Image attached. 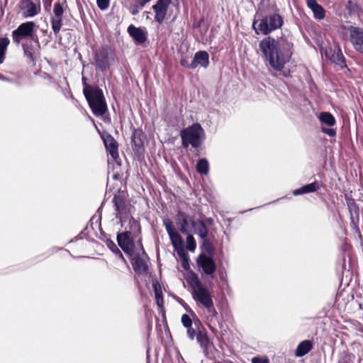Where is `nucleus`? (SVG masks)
Instances as JSON below:
<instances>
[{"label": "nucleus", "mask_w": 363, "mask_h": 363, "mask_svg": "<svg viewBox=\"0 0 363 363\" xmlns=\"http://www.w3.org/2000/svg\"><path fill=\"white\" fill-rule=\"evenodd\" d=\"M186 281L191 288V294L196 306L206 310V320L209 323L216 320L218 313L214 306L212 292L193 272L188 274Z\"/></svg>", "instance_id": "nucleus-1"}, {"label": "nucleus", "mask_w": 363, "mask_h": 363, "mask_svg": "<svg viewBox=\"0 0 363 363\" xmlns=\"http://www.w3.org/2000/svg\"><path fill=\"white\" fill-rule=\"evenodd\" d=\"M260 51L270 67L284 77L289 72L284 70V65L291 57V52L286 47H260Z\"/></svg>", "instance_id": "nucleus-2"}, {"label": "nucleus", "mask_w": 363, "mask_h": 363, "mask_svg": "<svg viewBox=\"0 0 363 363\" xmlns=\"http://www.w3.org/2000/svg\"><path fill=\"white\" fill-rule=\"evenodd\" d=\"M83 93L96 116H103L107 111L103 91L98 86L85 85Z\"/></svg>", "instance_id": "nucleus-3"}, {"label": "nucleus", "mask_w": 363, "mask_h": 363, "mask_svg": "<svg viewBox=\"0 0 363 363\" xmlns=\"http://www.w3.org/2000/svg\"><path fill=\"white\" fill-rule=\"evenodd\" d=\"M204 131L199 123L184 128L180 134L183 147L186 148L191 145L193 147H198L201 143Z\"/></svg>", "instance_id": "nucleus-4"}, {"label": "nucleus", "mask_w": 363, "mask_h": 363, "mask_svg": "<svg viewBox=\"0 0 363 363\" xmlns=\"http://www.w3.org/2000/svg\"><path fill=\"white\" fill-rule=\"evenodd\" d=\"M282 24L283 19L281 16L274 13L263 18L259 22L254 21L253 28L257 34L262 33L267 35L272 30L280 28Z\"/></svg>", "instance_id": "nucleus-5"}, {"label": "nucleus", "mask_w": 363, "mask_h": 363, "mask_svg": "<svg viewBox=\"0 0 363 363\" xmlns=\"http://www.w3.org/2000/svg\"><path fill=\"white\" fill-rule=\"evenodd\" d=\"M113 202L117 211L116 218H121V217L126 216L127 214H130L132 208L131 205L126 199V194L124 191H118L114 195Z\"/></svg>", "instance_id": "nucleus-6"}, {"label": "nucleus", "mask_w": 363, "mask_h": 363, "mask_svg": "<svg viewBox=\"0 0 363 363\" xmlns=\"http://www.w3.org/2000/svg\"><path fill=\"white\" fill-rule=\"evenodd\" d=\"M35 23L26 22L21 24L18 28L13 31V42L16 44L24 43V41L32 36Z\"/></svg>", "instance_id": "nucleus-7"}, {"label": "nucleus", "mask_w": 363, "mask_h": 363, "mask_svg": "<svg viewBox=\"0 0 363 363\" xmlns=\"http://www.w3.org/2000/svg\"><path fill=\"white\" fill-rule=\"evenodd\" d=\"M113 60V56L112 52L108 51V47H99L95 50L96 64L101 70L106 69Z\"/></svg>", "instance_id": "nucleus-8"}, {"label": "nucleus", "mask_w": 363, "mask_h": 363, "mask_svg": "<svg viewBox=\"0 0 363 363\" xmlns=\"http://www.w3.org/2000/svg\"><path fill=\"white\" fill-rule=\"evenodd\" d=\"M320 52L324 51L326 58L332 62L343 68L346 67L345 60L343 56L340 47H320Z\"/></svg>", "instance_id": "nucleus-9"}, {"label": "nucleus", "mask_w": 363, "mask_h": 363, "mask_svg": "<svg viewBox=\"0 0 363 363\" xmlns=\"http://www.w3.org/2000/svg\"><path fill=\"white\" fill-rule=\"evenodd\" d=\"M176 220L180 231L184 235H188L191 228L196 227V222L193 218L181 211L177 213Z\"/></svg>", "instance_id": "nucleus-10"}, {"label": "nucleus", "mask_w": 363, "mask_h": 363, "mask_svg": "<svg viewBox=\"0 0 363 363\" xmlns=\"http://www.w3.org/2000/svg\"><path fill=\"white\" fill-rule=\"evenodd\" d=\"M119 219L121 227L124 228V232L130 233L132 235H136L140 233V223L130 214H127L126 216L121 217Z\"/></svg>", "instance_id": "nucleus-11"}, {"label": "nucleus", "mask_w": 363, "mask_h": 363, "mask_svg": "<svg viewBox=\"0 0 363 363\" xmlns=\"http://www.w3.org/2000/svg\"><path fill=\"white\" fill-rule=\"evenodd\" d=\"M162 221L173 247L174 248L181 247L183 240L179 234L175 230L172 221L167 218H164Z\"/></svg>", "instance_id": "nucleus-12"}, {"label": "nucleus", "mask_w": 363, "mask_h": 363, "mask_svg": "<svg viewBox=\"0 0 363 363\" xmlns=\"http://www.w3.org/2000/svg\"><path fill=\"white\" fill-rule=\"evenodd\" d=\"M197 264L206 275L212 277L216 272V266L214 260L206 255L202 254L199 256Z\"/></svg>", "instance_id": "nucleus-13"}, {"label": "nucleus", "mask_w": 363, "mask_h": 363, "mask_svg": "<svg viewBox=\"0 0 363 363\" xmlns=\"http://www.w3.org/2000/svg\"><path fill=\"white\" fill-rule=\"evenodd\" d=\"M64 9L60 2L55 3L53 8V16L52 17V28L55 34L59 33L62 27V14Z\"/></svg>", "instance_id": "nucleus-14"}, {"label": "nucleus", "mask_w": 363, "mask_h": 363, "mask_svg": "<svg viewBox=\"0 0 363 363\" xmlns=\"http://www.w3.org/2000/svg\"><path fill=\"white\" fill-rule=\"evenodd\" d=\"M171 1V0H158L152 6L155 13V18L158 23H161L164 21Z\"/></svg>", "instance_id": "nucleus-15"}, {"label": "nucleus", "mask_w": 363, "mask_h": 363, "mask_svg": "<svg viewBox=\"0 0 363 363\" xmlns=\"http://www.w3.org/2000/svg\"><path fill=\"white\" fill-rule=\"evenodd\" d=\"M133 236L128 232H123L117 235L118 245L125 253L130 254L133 251Z\"/></svg>", "instance_id": "nucleus-16"}, {"label": "nucleus", "mask_w": 363, "mask_h": 363, "mask_svg": "<svg viewBox=\"0 0 363 363\" xmlns=\"http://www.w3.org/2000/svg\"><path fill=\"white\" fill-rule=\"evenodd\" d=\"M102 139L106 151L110 154L113 160H116L118 157V143L110 134L102 135Z\"/></svg>", "instance_id": "nucleus-17"}, {"label": "nucleus", "mask_w": 363, "mask_h": 363, "mask_svg": "<svg viewBox=\"0 0 363 363\" xmlns=\"http://www.w3.org/2000/svg\"><path fill=\"white\" fill-rule=\"evenodd\" d=\"M145 135L142 130H134L132 138L131 143L132 148L135 153H141L143 151Z\"/></svg>", "instance_id": "nucleus-18"}, {"label": "nucleus", "mask_w": 363, "mask_h": 363, "mask_svg": "<svg viewBox=\"0 0 363 363\" xmlns=\"http://www.w3.org/2000/svg\"><path fill=\"white\" fill-rule=\"evenodd\" d=\"M209 64V55L206 51L196 52L193 60L189 65L190 69H195L198 66L206 68Z\"/></svg>", "instance_id": "nucleus-19"}, {"label": "nucleus", "mask_w": 363, "mask_h": 363, "mask_svg": "<svg viewBox=\"0 0 363 363\" xmlns=\"http://www.w3.org/2000/svg\"><path fill=\"white\" fill-rule=\"evenodd\" d=\"M128 32L129 35L134 39L138 43H143L146 40L147 35L145 29L141 28H136L133 25H130L128 28Z\"/></svg>", "instance_id": "nucleus-20"}, {"label": "nucleus", "mask_w": 363, "mask_h": 363, "mask_svg": "<svg viewBox=\"0 0 363 363\" xmlns=\"http://www.w3.org/2000/svg\"><path fill=\"white\" fill-rule=\"evenodd\" d=\"M320 184L315 181L313 183L304 185L301 188L294 190L293 194L294 196H299L305 194L313 193L320 189Z\"/></svg>", "instance_id": "nucleus-21"}, {"label": "nucleus", "mask_w": 363, "mask_h": 363, "mask_svg": "<svg viewBox=\"0 0 363 363\" xmlns=\"http://www.w3.org/2000/svg\"><path fill=\"white\" fill-rule=\"evenodd\" d=\"M24 55L28 60L33 65L36 63L37 60L40 58V47H23Z\"/></svg>", "instance_id": "nucleus-22"}, {"label": "nucleus", "mask_w": 363, "mask_h": 363, "mask_svg": "<svg viewBox=\"0 0 363 363\" xmlns=\"http://www.w3.org/2000/svg\"><path fill=\"white\" fill-rule=\"evenodd\" d=\"M350 31L352 43L354 45H363V29L352 26Z\"/></svg>", "instance_id": "nucleus-23"}, {"label": "nucleus", "mask_w": 363, "mask_h": 363, "mask_svg": "<svg viewBox=\"0 0 363 363\" xmlns=\"http://www.w3.org/2000/svg\"><path fill=\"white\" fill-rule=\"evenodd\" d=\"M307 6L313 13L316 19H323L325 17V10L315 0H307Z\"/></svg>", "instance_id": "nucleus-24"}, {"label": "nucleus", "mask_w": 363, "mask_h": 363, "mask_svg": "<svg viewBox=\"0 0 363 363\" xmlns=\"http://www.w3.org/2000/svg\"><path fill=\"white\" fill-rule=\"evenodd\" d=\"M133 267L137 274H146L147 273V262L139 257H135L133 259Z\"/></svg>", "instance_id": "nucleus-25"}, {"label": "nucleus", "mask_w": 363, "mask_h": 363, "mask_svg": "<svg viewBox=\"0 0 363 363\" xmlns=\"http://www.w3.org/2000/svg\"><path fill=\"white\" fill-rule=\"evenodd\" d=\"M312 348V344L309 340L301 342L296 350V355L297 357H303L310 352Z\"/></svg>", "instance_id": "nucleus-26"}, {"label": "nucleus", "mask_w": 363, "mask_h": 363, "mask_svg": "<svg viewBox=\"0 0 363 363\" xmlns=\"http://www.w3.org/2000/svg\"><path fill=\"white\" fill-rule=\"evenodd\" d=\"M320 121L329 126H333L335 124V118L329 112H323L318 117Z\"/></svg>", "instance_id": "nucleus-27"}, {"label": "nucleus", "mask_w": 363, "mask_h": 363, "mask_svg": "<svg viewBox=\"0 0 363 363\" xmlns=\"http://www.w3.org/2000/svg\"><path fill=\"white\" fill-rule=\"evenodd\" d=\"M196 168V171L199 174L206 175L209 172V164L208 160L205 158L199 160Z\"/></svg>", "instance_id": "nucleus-28"}, {"label": "nucleus", "mask_w": 363, "mask_h": 363, "mask_svg": "<svg viewBox=\"0 0 363 363\" xmlns=\"http://www.w3.org/2000/svg\"><path fill=\"white\" fill-rule=\"evenodd\" d=\"M24 13L26 16L32 17L35 16L38 13V9L35 4L30 1H28L25 7Z\"/></svg>", "instance_id": "nucleus-29"}, {"label": "nucleus", "mask_w": 363, "mask_h": 363, "mask_svg": "<svg viewBox=\"0 0 363 363\" xmlns=\"http://www.w3.org/2000/svg\"><path fill=\"white\" fill-rule=\"evenodd\" d=\"M197 234L203 240V243L206 242L208 229L205 223L201 220L199 222V226L197 228Z\"/></svg>", "instance_id": "nucleus-30"}, {"label": "nucleus", "mask_w": 363, "mask_h": 363, "mask_svg": "<svg viewBox=\"0 0 363 363\" xmlns=\"http://www.w3.org/2000/svg\"><path fill=\"white\" fill-rule=\"evenodd\" d=\"M348 207L350 209V212L351 214V220L352 223L355 222V219L358 220L359 218V208L355 204L354 202L348 203Z\"/></svg>", "instance_id": "nucleus-31"}, {"label": "nucleus", "mask_w": 363, "mask_h": 363, "mask_svg": "<svg viewBox=\"0 0 363 363\" xmlns=\"http://www.w3.org/2000/svg\"><path fill=\"white\" fill-rule=\"evenodd\" d=\"M196 340L201 347H206L208 344V338L206 334L199 332L196 335Z\"/></svg>", "instance_id": "nucleus-32"}, {"label": "nucleus", "mask_w": 363, "mask_h": 363, "mask_svg": "<svg viewBox=\"0 0 363 363\" xmlns=\"http://www.w3.org/2000/svg\"><path fill=\"white\" fill-rule=\"evenodd\" d=\"M196 247V244L194 237L189 233L186 238V249L191 252H194Z\"/></svg>", "instance_id": "nucleus-33"}, {"label": "nucleus", "mask_w": 363, "mask_h": 363, "mask_svg": "<svg viewBox=\"0 0 363 363\" xmlns=\"http://www.w3.org/2000/svg\"><path fill=\"white\" fill-rule=\"evenodd\" d=\"M181 320L185 328H189L192 325V320L187 314L182 315Z\"/></svg>", "instance_id": "nucleus-34"}, {"label": "nucleus", "mask_w": 363, "mask_h": 363, "mask_svg": "<svg viewBox=\"0 0 363 363\" xmlns=\"http://www.w3.org/2000/svg\"><path fill=\"white\" fill-rule=\"evenodd\" d=\"M96 4L101 10H106L110 5V1L109 0H96Z\"/></svg>", "instance_id": "nucleus-35"}, {"label": "nucleus", "mask_w": 363, "mask_h": 363, "mask_svg": "<svg viewBox=\"0 0 363 363\" xmlns=\"http://www.w3.org/2000/svg\"><path fill=\"white\" fill-rule=\"evenodd\" d=\"M151 0H134V6L136 9H142Z\"/></svg>", "instance_id": "nucleus-36"}, {"label": "nucleus", "mask_w": 363, "mask_h": 363, "mask_svg": "<svg viewBox=\"0 0 363 363\" xmlns=\"http://www.w3.org/2000/svg\"><path fill=\"white\" fill-rule=\"evenodd\" d=\"M252 363H269L267 357H255L252 359Z\"/></svg>", "instance_id": "nucleus-37"}, {"label": "nucleus", "mask_w": 363, "mask_h": 363, "mask_svg": "<svg viewBox=\"0 0 363 363\" xmlns=\"http://www.w3.org/2000/svg\"><path fill=\"white\" fill-rule=\"evenodd\" d=\"M277 43H277L274 39L271 38H268L262 40L259 45H267V46H269V45H275Z\"/></svg>", "instance_id": "nucleus-38"}, {"label": "nucleus", "mask_w": 363, "mask_h": 363, "mask_svg": "<svg viewBox=\"0 0 363 363\" xmlns=\"http://www.w3.org/2000/svg\"><path fill=\"white\" fill-rule=\"evenodd\" d=\"M321 130L323 133L327 134L330 137H333L336 135V131L333 128H322Z\"/></svg>", "instance_id": "nucleus-39"}, {"label": "nucleus", "mask_w": 363, "mask_h": 363, "mask_svg": "<svg viewBox=\"0 0 363 363\" xmlns=\"http://www.w3.org/2000/svg\"><path fill=\"white\" fill-rule=\"evenodd\" d=\"M107 245L113 252H117L120 253L121 256H122V254L121 253L120 250L118 249L117 246L113 241H108Z\"/></svg>", "instance_id": "nucleus-40"}, {"label": "nucleus", "mask_w": 363, "mask_h": 363, "mask_svg": "<svg viewBox=\"0 0 363 363\" xmlns=\"http://www.w3.org/2000/svg\"><path fill=\"white\" fill-rule=\"evenodd\" d=\"M187 329V335L191 340H194L196 333L194 329L192 328V325L189 328H186Z\"/></svg>", "instance_id": "nucleus-41"}, {"label": "nucleus", "mask_w": 363, "mask_h": 363, "mask_svg": "<svg viewBox=\"0 0 363 363\" xmlns=\"http://www.w3.org/2000/svg\"><path fill=\"white\" fill-rule=\"evenodd\" d=\"M7 47H0V65L3 63L5 59V54Z\"/></svg>", "instance_id": "nucleus-42"}, {"label": "nucleus", "mask_w": 363, "mask_h": 363, "mask_svg": "<svg viewBox=\"0 0 363 363\" xmlns=\"http://www.w3.org/2000/svg\"><path fill=\"white\" fill-rule=\"evenodd\" d=\"M10 40L7 38H0V45H9Z\"/></svg>", "instance_id": "nucleus-43"}, {"label": "nucleus", "mask_w": 363, "mask_h": 363, "mask_svg": "<svg viewBox=\"0 0 363 363\" xmlns=\"http://www.w3.org/2000/svg\"><path fill=\"white\" fill-rule=\"evenodd\" d=\"M182 264L183 268L186 270L189 268V262L186 257H184Z\"/></svg>", "instance_id": "nucleus-44"}, {"label": "nucleus", "mask_w": 363, "mask_h": 363, "mask_svg": "<svg viewBox=\"0 0 363 363\" xmlns=\"http://www.w3.org/2000/svg\"><path fill=\"white\" fill-rule=\"evenodd\" d=\"M180 64L182 66L184 67H189V63L188 62V61L186 60V59H184V58H182L181 60H180Z\"/></svg>", "instance_id": "nucleus-45"}, {"label": "nucleus", "mask_w": 363, "mask_h": 363, "mask_svg": "<svg viewBox=\"0 0 363 363\" xmlns=\"http://www.w3.org/2000/svg\"><path fill=\"white\" fill-rule=\"evenodd\" d=\"M156 299H157V305L159 306H162V304H163L162 298L160 297L157 292H156Z\"/></svg>", "instance_id": "nucleus-46"}, {"label": "nucleus", "mask_w": 363, "mask_h": 363, "mask_svg": "<svg viewBox=\"0 0 363 363\" xmlns=\"http://www.w3.org/2000/svg\"><path fill=\"white\" fill-rule=\"evenodd\" d=\"M140 9H136L135 6H134V4H133V9L131 10L130 13L133 14V15H136L138 13V10Z\"/></svg>", "instance_id": "nucleus-47"}, {"label": "nucleus", "mask_w": 363, "mask_h": 363, "mask_svg": "<svg viewBox=\"0 0 363 363\" xmlns=\"http://www.w3.org/2000/svg\"><path fill=\"white\" fill-rule=\"evenodd\" d=\"M358 52L363 53V47H357Z\"/></svg>", "instance_id": "nucleus-48"}, {"label": "nucleus", "mask_w": 363, "mask_h": 363, "mask_svg": "<svg viewBox=\"0 0 363 363\" xmlns=\"http://www.w3.org/2000/svg\"><path fill=\"white\" fill-rule=\"evenodd\" d=\"M0 79L5 80L6 78H5V77H4L2 74H0Z\"/></svg>", "instance_id": "nucleus-49"}]
</instances>
